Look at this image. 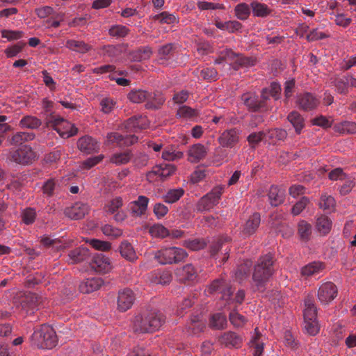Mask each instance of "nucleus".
<instances>
[{"label":"nucleus","instance_id":"15","mask_svg":"<svg viewBox=\"0 0 356 356\" xmlns=\"http://www.w3.org/2000/svg\"><path fill=\"white\" fill-rule=\"evenodd\" d=\"M90 265L94 270L99 273H106L111 269L108 258L102 253L94 255Z\"/></svg>","mask_w":356,"mask_h":356},{"label":"nucleus","instance_id":"12","mask_svg":"<svg viewBox=\"0 0 356 356\" xmlns=\"http://www.w3.org/2000/svg\"><path fill=\"white\" fill-rule=\"evenodd\" d=\"M135 299V295L131 289H124L119 291L118 309L122 312L127 311L132 307Z\"/></svg>","mask_w":356,"mask_h":356},{"label":"nucleus","instance_id":"50","mask_svg":"<svg viewBox=\"0 0 356 356\" xmlns=\"http://www.w3.org/2000/svg\"><path fill=\"white\" fill-rule=\"evenodd\" d=\"M331 83L336 88L337 92L341 95H346L348 92V82L346 76L339 79H334Z\"/></svg>","mask_w":356,"mask_h":356},{"label":"nucleus","instance_id":"43","mask_svg":"<svg viewBox=\"0 0 356 356\" xmlns=\"http://www.w3.org/2000/svg\"><path fill=\"white\" fill-rule=\"evenodd\" d=\"M149 92L143 90H131L128 94L129 99L136 104H140L144 102H147Z\"/></svg>","mask_w":356,"mask_h":356},{"label":"nucleus","instance_id":"57","mask_svg":"<svg viewBox=\"0 0 356 356\" xmlns=\"http://www.w3.org/2000/svg\"><path fill=\"white\" fill-rule=\"evenodd\" d=\"M198 111L187 106H182L177 110V115L180 118H192L198 115Z\"/></svg>","mask_w":356,"mask_h":356},{"label":"nucleus","instance_id":"59","mask_svg":"<svg viewBox=\"0 0 356 356\" xmlns=\"http://www.w3.org/2000/svg\"><path fill=\"white\" fill-rule=\"evenodd\" d=\"M200 77L207 81H216L218 79V74L213 67H208L200 71Z\"/></svg>","mask_w":356,"mask_h":356},{"label":"nucleus","instance_id":"24","mask_svg":"<svg viewBox=\"0 0 356 356\" xmlns=\"http://www.w3.org/2000/svg\"><path fill=\"white\" fill-rule=\"evenodd\" d=\"M175 50V44L168 43L159 47L158 49L159 61L162 65H168V60L173 57Z\"/></svg>","mask_w":356,"mask_h":356},{"label":"nucleus","instance_id":"14","mask_svg":"<svg viewBox=\"0 0 356 356\" xmlns=\"http://www.w3.org/2000/svg\"><path fill=\"white\" fill-rule=\"evenodd\" d=\"M89 211V207L87 204L82 202H76L72 206L67 207L65 211V215L72 219L79 220L85 216Z\"/></svg>","mask_w":356,"mask_h":356},{"label":"nucleus","instance_id":"35","mask_svg":"<svg viewBox=\"0 0 356 356\" xmlns=\"http://www.w3.org/2000/svg\"><path fill=\"white\" fill-rule=\"evenodd\" d=\"M42 121L35 116L26 115L19 121V125L22 129H35L40 127Z\"/></svg>","mask_w":356,"mask_h":356},{"label":"nucleus","instance_id":"26","mask_svg":"<svg viewBox=\"0 0 356 356\" xmlns=\"http://www.w3.org/2000/svg\"><path fill=\"white\" fill-rule=\"evenodd\" d=\"M241 100L249 111L252 112L264 111L258 96L247 93L242 95Z\"/></svg>","mask_w":356,"mask_h":356},{"label":"nucleus","instance_id":"25","mask_svg":"<svg viewBox=\"0 0 356 356\" xmlns=\"http://www.w3.org/2000/svg\"><path fill=\"white\" fill-rule=\"evenodd\" d=\"M88 255V248L79 247L69 252L67 262L71 264L80 263L86 260Z\"/></svg>","mask_w":356,"mask_h":356},{"label":"nucleus","instance_id":"44","mask_svg":"<svg viewBox=\"0 0 356 356\" xmlns=\"http://www.w3.org/2000/svg\"><path fill=\"white\" fill-rule=\"evenodd\" d=\"M208 242L209 241L205 238L186 240L184 241V246L193 251H198L204 249L207 246Z\"/></svg>","mask_w":356,"mask_h":356},{"label":"nucleus","instance_id":"22","mask_svg":"<svg viewBox=\"0 0 356 356\" xmlns=\"http://www.w3.org/2000/svg\"><path fill=\"white\" fill-rule=\"evenodd\" d=\"M148 203V197L144 195H140L136 200L130 203L129 209L134 215L140 216L145 213Z\"/></svg>","mask_w":356,"mask_h":356},{"label":"nucleus","instance_id":"55","mask_svg":"<svg viewBox=\"0 0 356 356\" xmlns=\"http://www.w3.org/2000/svg\"><path fill=\"white\" fill-rule=\"evenodd\" d=\"M22 218L26 225L33 224L36 218L35 209L31 207L24 209L22 212Z\"/></svg>","mask_w":356,"mask_h":356},{"label":"nucleus","instance_id":"28","mask_svg":"<svg viewBox=\"0 0 356 356\" xmlns=\"http://www.w3.org/2000/svg\"><path fill=\"white\" fill-rule=\"evenodd\" d=\"M35 137L33 132L17 131L13 134L9 140L10 144L15 146H23L25 143L32 141Z\"/></svg>","mask_w":356,"mask_h":356},{"label":"nucleus","instance_id":"54","mask_svg":"<svg viewBox=\"0 0 356 356\" xmlns=\"http://www.w3.org/2000/svg\"><path fill=\"white\" fill-rule=\"evenodd\" d=\"M22 302L23 307L27 305L31 309H35L41 302V298L36 293H30L25 296Z\"/></svg>","mask_w":356,"mask_h":356},{"label":"nucleus","instance_id":"42","mask_svg":"<svg viewBox=\"0 0 356 356\" xmlns=\"http://www.w3.org/2000/svg\"><path fill=\"white\" fill-rule=\"evenodd\" d=\"M153 19L161 24H175L179 22V18L176 15L167 11L154 15Z\"/></svg>","mask_w":356,"mask_h":356},{"label":"nucleus","instance_id":"46","mask_svg":"<svg viewBox=\"0 0 356 356\" xmlns=\"http://www.w3.org/2000/svg\"><path fill=\"white\" fill-rule=\"evenodd\" d=\"M235 15L240 20H245L251 13L250 5L245 3H241L236 6L234 8Z\"/></svg>","mask_w":356,"mask_h":356},{"label":"nucleus","instance_id":"2","mask_svg":"<svg viewBox=\"0 0 356 356\" xmlns=\"http://www.w3.org/2000/svg\"><path fill=\"white\" fill-rule=\"evenodd\" d=\"M165 319V316L161 312L152 311L135 316L132 322V329L134 332H153L161 327Z\"/></svg>","mask_w":356,"mask_h":356},{"label":"nucleus","instance_id":"18","mask_svg":"<svg viewBox=\"0 0 356 356\" xmlns=\"http://www.w3.org/2000/svg\"><path fill=\"white\" fill-rule=\"evenodd\" d=\"M104 284V280L101 277L88 278L81 282L79 290L83 293H90L98 290Z\"/></svg>","mask_w":356,"mask_h":356},{"label":"nucleus","instance_id":"61","mask_svg":"<svg viewBox=\"0 0 356 356\" xmlns=\"http://www.w3.org/2000/svg\"><path fill=\"white\" fill-rule=\"evenodd\" d=\"M102 51L104 56H106L110 58H114L120 54L121 50L119 46L108 44L104 46L102 48Z\"/></svg>","mask_w":356,"mask_h":356},{"label":"nucleus","instance_id":"11","mask_svg":"<svg viewBox=\"0 0 356 356\" xmlns=\"http://www.w3.org/2000/svg\"><path fill=\"white\" fill-rule=\"evenodd\" d=\"M240 140V131L232 128L224 131L218 138V143L223 147L232 148Z\"/></svg>","mask_w":356,"mask_h":356},{"label":"nucleus","instance_id":"7","mask_svg":"<svg viewBox=\"0 0 356 356\" xmlns=\"http://www.w3.org/2000/svg\"><path fill=\"white\" fill-rule=\"evenodd\" d=\"M37 159V153L29 145H24L10 152L12 161L19 165H29Z\"/></svg>","mask_w":356,"mask_h":356},{"label":"nucleus","instance_id":"8","mask_svg":"<svg viewBox=\"0 0 356 356\" xmlns=\"http://www.w3.org/2000/svg\"><path fill=\"white\" fill-rule=\"evenodd\" d=\"M337 286L332 282H326L319 286L317 295L322 304L327 305L337 297Z\"/></svg>","mask_w":356,"mask_h":356},{"label":"nucleus","instance_id":"64","mask_svg":"<svg viewBox=\"0 0 356 356\" xmlns=\"http://www.w3.org/2000/svg\"><path fill=\"white\" fill-rule=\"evenodd\" d=\"M265 88L275 100H278L280 98L282 88L280 83L272 82L269 87Z\"/></svg>","mask_w":356,"mask_h":356},{"label":"nucleus","instance_id":"16","mask_svg":"<svg viewBox=\"0 0 356 356\" xmlns=\"http://www.w3.org/2000/svg\"><path fill=\"white\" fill-rule=\"evenodd\" d=\"M108 143H116L119 146H129L137 142L138 138L134 135L124 137L117 132L109 133L107 135Z\"/></svg>","mask_w":356,"mask_h":356},{"label":"nucleus","instance_id":"52","mask_svg":"<svg viewBox=\"0 0 356 356\" xmlns=\"http://www.w3.org/2000/svg\"><path fill=\"white\" fill-rule=\"evenodd\" d=\"M210 324L215 329H223L227 324L226 317L221 313L215 314L211 318Z\"/></svg>","mask_w":356,"mask_h":356},{"label":"nucleus","instance_id":"49","mask_svg":"<svg viewBox=\"0 0 356 356\" xmlns=\"http://www.w3.org/2000/svg\"><path fill=\"white\" fill-rule=\"evenodd\" d=\"M131 159V154L129 151L121 153H116L111 156L110 162L115 165H123L127 163Z\"/></svg>","mask_w":356,"mask_h":356},{"label":"nucleus","instance_id":"63","mask_svg":"<svg viewBox=\"0 0 356 356\" xmlns=\"http://www.w3.org/2000/svg\"><path fill=\"white\" fill-rule=\"evenodd\" d=\"M265 136L266 134L264 131L254 132L248 136L247 140L252 147H255Z\"/></svg>","mask_w":356,"mask_h":356},{"label":"nucleus","instance_id":"41","mask_svg":"<svg viewBox=\"0 0 356 356\" xmlns=\"http://www.w3.org/2000/svg\"><path fill=\"white\" fill-rule=\"evenodd\" d=\"M184 194V190L181 188L170 189L163 196L165 202L172 204L177 202Z\"/></svg>","mask_w":356,"mask_h":356},{"label":"nucleus","instance_id":"36","mask_svg":"<svg viewBox=\"0 0 356 356\" xmlns=\"http://www.w3.org/2000/svg\"><path fill=\"white\" fill-rule=\"evenodd\" d=\"M334 131L342 134H356V122L343 121L336 124L334 127Z\"/></svg>","mask_w":356,"mask_h":356},{"label":"nucleus","instance_id":"1","mask_svg":"<svg viewBox=\"0 0 356 356\" xmlns=\"http://www.w3.org/2000/svg\"><path fill=\"white\" fill-rule=\"evenodd\" d=\"M274 260L272 254L260 257L254 265L252 273V286L254 290L264 291L266 283L274 273Z\"/></svg>","mask_w":356,"mask_h":356},{"label":"nucleus","instance_id":"31","mask_svg":"<svg viewBox=\"0 0 356 356\" xmlns=\"http://www.w3.org/2000/svg\"><path fill=\"white\" fill-rule=\"evenodd\" d=\"M251 10L254 17L264 18L268 16L272 10L265 3L254 1L250 3Z\"/></svg>","mask_w":356,"mask_h":356},{"label":"nucleus","instance_id":"17","mask_svg":"<svg viewBox=\"0 0 356 356\" xmlns=\"http://www.w3.org/2000/svg\"><path fill=\"white\" fill-rule=\"evenodd\" d=\"M268 202L273 207L282 204L285 199V190L277 186H271L268 193Z\"/></svg>","mask_w":356,"mask_h":356},{"label":"nucleus","instance_id":"34","mask_svg":"<svg viewBox=\"0 0 356 356\" xmlns=\"http://www.w3.org/2000/svg\"><path fill=\"white\" fill-rule=\"evenodd\" d=\"M172 280V275L168 270H156L152 273L151 281L156 284H167Z\"/></svg>","mask_w":356,"mask_h":356},{"label":"nucleus","instance_id":"58","mask_svg":"<svg viewBox=\"0 0 356 356\" xmlns=\"http://www.w3.org/2000/svg\"><path fill=\"white\" fill-rule=\"evenodd\" d=\"M149 232L152 236L164 238L170 236L169 230L160 224L154 225L150 227Z\"/></svg>","mask_w":356,"mask_h":356},{"label":"nucleus","instance_id":"56","mask_svg":"<svg viewBox=\"0 0 356 356\" xmlns=\"http://www.w3.org/2000/svg\"><path fill=\"white\" fill-rule=\"evenodd\" d=\"M57 181L55 179H49L42 186V192L47 197H51L57 188Z\"/></svg>","mask_w":356,"mask_h":356},{"label":"nucleus","instance_id":"33","mask_svg":"<svg viewBox=\"0 0 356 356\" xmlns=\"http://www.w3.org/2000/svg\"><path fill=\"white\" fill-rule=\"evenodd\" d=\"M287 120L293 125L297 134H300L305 127L302 116L296 111H293L287 116Z\"/></svg>","mask_w":356,"mask_h":356},{"label":"nucleus","instance_id":"27","mask_svg":"<svg viewBox=\"0 0 356 356\" xmlns=\"http://www.w3.org/2000/svg\"><path fill=\"white\" fill-rule=\"evenodd\" d=\"M325 268L323 263L314 261L305 266L301 269V275L305 278L316 276L321 273Z\"/></svg>","mask_w":356,"mask_h":356},{"label":"nucleus","instance_id":"40","mask_svg":"<svg viewBox=\"0 0 356 356\" xmlns=\"http://www.w3.org/2000/svg\"><path fill=\"white\" fill-rule=\"evenodd\" d=\"M298 234L300 240L309 241L312 234V225L304 220H300L298 224Z\"/></svg>","mask_w":356,"mask_h":356},{"label":"nucleus","instance_id":"39","mask_svg":"<svg viewBox=\"0 0 356 356\" xmlns=\"http://www.w3.org/2000/svg\"><path fill=\"white\" fill-rule=\"evenodd\" d=\"M66 47L70 50L84 54L90 50L91 47L83 41L68 40L66 42Z\"/></svg>","mask_w":356,"mask_h":356},{"label":"nucleus","instance_id":"53","mask_svg":"<svg viewBox=\"0 0 356 356\" xmlns=\"http://www.w3.org/2000/svg\"><path fill=\"white\" fill-rule=\"evenodd\" d=\"M335 206L334 197L327 195H322L319 202V207L326 211H331Z\"/></svg>","mask_w":356,"mask_h":356},{"label":"nucleus","instance_id":"10","mask_svg":"<svg viewBox=\"0 0 356 356\" xmlns=\"http://www.w3.org/2000/svg\"><path fill=\"white\" fill-rule=\"evenodd\" d=\"M320 104V100L310 92H304L297 96V106L302 111H310L316 109Z\"/></svg>","mask_w":356,"mask_h":356},{"label":"nucleus","instance_id":"6","mask_svg":"<svg viewBox=\"0 0 356 356\" xmlns=\"http://www.w3.org/2000/svg\"><path fill=\"white\" fill-rule=\"evenodd\" d=\"M49 123L63 138H68L76 135L78 132V129L74 124L60 116H52Z\"/></svg>","mask_w":356,"mask_h":356},{"label":"nucleus","instance_id":"23","mask_svg":"<svg viewBox=\"0 0 356 356\" xmlns=\"http://www.w3.org/2000/svg\"><path fill=\"white\" fill-rule=\"evenodd\" d=\"M261 222V216L258 213H253L243 225L242 233L248 236L253 234L259 227Z\"/></svg>","mask_w":356,"mask_h":356},{"label":"nucleus","instance_id":"51","mask_svg":"<svg viewBox=\"0 0 356 356\" xmlns=\"http://www.w3.org/2000/svg\"><path fill=\"white\" fill-rule=\"evenodd\" d=\"M129 33V29L123 25H113L108 29V34L114 38H124Z\"/></svg>","mask_w":356,"mask_h":356},{"label":"nucleus","instance_id":"48","mask_svg":"<svg viewBox=\"0 0 356 356\" xmlns=\"http://www.w3.org/2000/svg\"><path fill=\"white\" fill-rule=\"evenodd\" d=\"M41 243L46 248H53L57 250L65 248L62 241L58 238H53L49 236H43L40 240Z\"/></svg>","mask_w":356,"mask_h":356},{"label":"nucleus","instance_id":"9","mask_svg":"<svg viewBox=\"0 0 356 356\" xmlns=\"http://www.w3.org/2000/svg\"><path fill=\"white\" fill-rule=\"evenodd\" d=\"M76 145L79 150L84 154L97 153L100 149V143L88 135L79 138Z\"/></svg>","mask_w":356,"mask_h":356},{"label":"nucleus","instance_id":"62","mask_svg":"<svg viewBox=\"0 0 356 356\" xmlns=\"http://www.w3.org/2000/svg\"><path fill=\"white\" fill-rule=\"evenodd\" d=\"M102 231L103 234L111 238H117L122 235L121 229L116 228L111 225H105L102 227Z\"/></svg>","mask_w":356,"mask_h":356},{"label":"nucleus","instance_id":"21","mask_svg":"<svg viewBox=\"0 0 356 356\" xmlns=\"http://www.w3.org/2000/svg\"><path fill=\"white\" fill-rule=\"evenodd\" d=\"M257 60L252 57L245 56L240 54H236L233 59L232 62L230 63V65L235 70H238L240 68H248L255 65Z\"/></svg>","mask_w":356,"mask_h":356},{"label":"nucleus","instance_id":"4","mask_svg":"<svg viewBox=\"0 0 356 356\" xmlns=\"http://www.w3.org/2000/svg\"><path fill=\"white\" fill-rule=\"evenodd\" d=\"M151 254L161 265L179 263L188 256L184 249L177 247H164Z\"/></svg>","mask_w":356,"mask_h":356},{"label":"nucleus","instance_id":"3","mask_svg":"<svg viewBox=\"0 0 356 356\" xmlns=\"http://www.w3.org/2000/svg\"><path fill=\"white\" fill-rule=\"evenodd\" d=\"M33 343L39 348L51 349L57 344L58 339L54 330L49 325H42L31 335Z\"/></svg>","mask_w":356,"mask_h":356},{"label":"nucleus","instance_id":"45","mask_svg":"<svg viewBox=\"0 0 356 356\" xmlns=\"http://www.w3.org/2000/svg\"><path fill=\"white\" fill-rule=\"evenodd\" d=\"M332 222L327 216H321L316 220V229L322 234H327L331 229Z\"/></svg>","mask_w":356,"mask_h":356},{"label":"nucleus","instance_id":"20","mask_svg":"<svg viewBox=\"0 0 356 356\" xmlns=\"http://www.w3.org/2000/svg\"><path fill=\"white\" fill-rule=\"evenodd\" d=\"M219 340L221 343L229 348H239L243 343L242 337L234 332H225Z\"/></svg>","mask_w":356,"mask_h":356},{"label":"nucleus","instance_id":"38","mask_svg":"<svg viewBox=\"0 0 356 356\" xmlns=\"http://www.w3.org/2000/svg\"><path fill=\"white\" fill-rule=\"evenodd\" d=\"M145 119L142 116H134L130 118L125 122V128L130 131H136V129H142L145 128Z\"/></svg>","mask_w":356,"mask_h":356},{"label":"nucleus","instance_id":"60","mask_svg":"<svg viewBox=\"0 0 356 356\" xmlns=\"http://www.w3.org/2000/svg\"><path fill=\"white\" fill-rule=\"evenodd\" d=\"M229 321L234 327H242L246 322V318L236 311L229 314Z\"/></svg>","mask_w":356,"mask_h":356},{"label":"nucleus","instance_id":"13","mask_svg":"<svg viewBox=\"0 0 356 356\" xmlns=\"http://www.w3.org/2000/svg\"><path fill=\"white\" fill-rule=\"evenodd\" d=\"M175 275L180 282H193L197 277V270L193 264H188L177 268Z\"/></svg>","mask_w":356,"mask_h":356},{"label":"nucleus","instance_id":"47","mask_svg":"<svg viewBox=\"0 0 356 356\" xmlns=\"http://www.w3.org/2000/svg\"><path fill=\"white\" fill-rule=\"evenodd\" d=\"M250 266L251 262L250 261H245L237 267L235 272V277L238 282H242L247 278L250 273Z\"/></svg>","mask_w":356,"mask_h":356},{"label":"nucleus","instance_id":"29","mask_svg":"<svg viewBox=\"0 0 356 356\" xmlns=\"http://www.w3.org/2000/svg\"><path fill=\"white\" fill-rule=\"evenodd\" d=\"M175 171L174 165L168 163H163L159 165L155 166L152 171L149 173V176L154 174L158 176L161 180L163 181L168 177L171 176Z\"/></svg>","mask_w":356,"mask_h":356},{"label":"nucleus","instance_id":"32","mask_svg":"<svg viewBox=\"0 0 356 356\" xmlns=\"http://www.w3.org/2000/svg\"><path fill=\"white\" fill-rule=\"evenodd\" d=\"M119 248L121 256L127 260L134 261L137 259L136 253L128 241H122Z\"/></svg>","mask_w":356,"mask_h":356},{"label":"nucleus","instance_id":"37","mask_svg":"<svg viewBox=\"0 0 356 356\" xmlns=\"http://www.w3.org/2000/svg\"><path fill=\"white\" fill-rule=\"evenodd\" d=\"M305 309L304 311L305 321L316 320L317 309L314 303V300L307 298L305 300Z\"/></svg>","mask_w":356,"mask_h":356},{"label":"nucleus","instance_id":"5","mask_svg":"<svg viewBox=\"0 0 356 356\" xmlns=\"http://www.w3.org/2000/svg\"><path fill=\"white\" fill-rule=\"evenodd\" d=\"M223 191L224 187L222 186L214 187L209 193L200 199L196 205L197 211L204 212L213 209L218 204Z\"/></svg>","mask_w":356,"mask_h":356},{"label":"nucleus","instance_id":"30","mask_svg":"<svg viewBox=\"0 0 356 356\" xmlns=\"http://www.w3.org/2000/svg\"><path fill=\"white\" fill-rule=\"evenodd\" d=\"M165 98L159 92H149L145 108L150 110H157L164 104Z\"/></svg>","mask_w":356,"mask_h":356},{"label":"nucleus","instance_id":"19","mask_svg":"<svg viewBox=\"0 0 356 356\" xmlns=\"http://www.w3.org/2000/svg\"><path fill=\"white\" fill-rule=\"evenodd\" d=\"M207 154V149L202 144L192 145L188 151V160L191 163H197L204 159Z\"/></svg>","mask_w":356,"mask_h":356}]
</instances>
